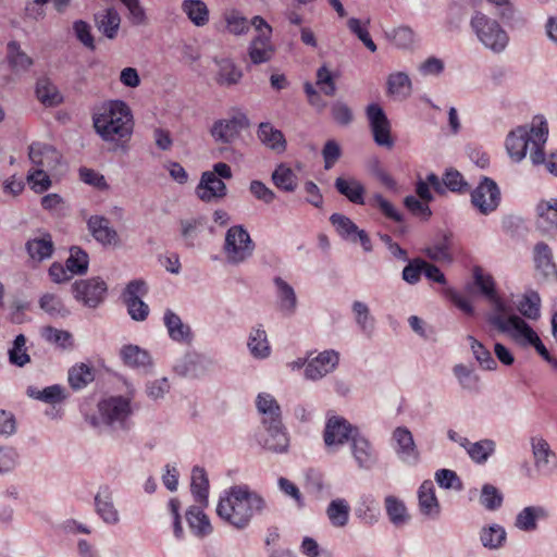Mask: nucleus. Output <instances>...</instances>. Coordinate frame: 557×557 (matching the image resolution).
Returning a JSON list of instances; mask_svg holds the SVG:
<instances>
[{"label": "nucleus", "mask_w": 557, "mask_h": 557, "mask_svg": "<svg viewBox=\"0 0 557 557\" xmlns=\"http://www.w3.org/2000/svg\"><path fill=\"white\" fill-rule=\"evenodd\" d=\"M267 510L264 497L247 484L225 490L216 506L218 516L236 530H245L256 515H263Z\"/></svg>", "instance_id": "1"}, {"label": "nucleus", "mask_w": 557, "mask_h": 557, "mask_svg": "<svg viewBox=\"0 0 557 557\" xmlns=\"http://www.w3.org/2000/svg\"><path fill=\"white\" fill-rule=\"evenodd\" d=\"M548 138V125L545 120H534L531 125H521L510 131L506 137L507 153L515 162H521L531 144L530 159L533 165L545 162L544 147Z\"/></svg>", "instance_id": "2"}, {"label": "nucleus", "mask_w": 557, "mask_h": 557, "mask_svg": "<svg viewBox=\"0 0 557 557\" xmlns=\"http://www.w3.org/2000/svg\"><path fill=\"white\" fill-rule=\"evenodd\" d=\"M94 127L106 141L126 139L133 132V116L127 104L121 100L103 104L94 115Z\"/></svg>", "instance_id": "3"}, {"label": "nucleus", "mask_w": 557, "mask_h": 557, "mask_svg": "<svg viewBox=\"0 0 557 557\" xmlns=\"http://www.w3.org/2000/svg\"><path fill=\"white\" fill-rule=\"evenodd\" d=\"M470 26L479 41L494 53L503 52L509 42V36L502 25L482 12H475Z\"/></svg>", "instance_id": "4"}, {"label": "nucleus", "mask_w": 557, "mask_h": 557, "mask_svg": "<svg viewBox=\"0 0 557 557\" xmlns=\"http://www.w3.org/2000/svg\"><path fill=\"white\" fill-rule=\"evenodd\" d=\"M253 250L255 243L243 225H234L227 230L223 245L227 263L240 264L252 256Z\"/></svg>", "instance_id": "5"}, {"label": "nucleus", "mask_w": 557, "mask_h": 557, "mask_svg": "<svg viewBox=\"0 0 557 557\" xmlns=\"http://www.w3.org/2000/svg\"><path fill=\"white\" fill-rule=\"evenodd\" d=\"M135 391L128 392L127 396H112L99 403L98 409L102 420L109 425H119L127 429L126 421L133 414L132 399Z\"/></svg>", "instance_id": "6"}, {"label": "nucleus", "mask_w": 557, "mask_h": 557, "mask_svg": "<svg viewBox=\"0 0 557 557\" xmlns=\"http://www.w3.org/2000/svg\"><path fill=\"white\" fill-rule=\"evenodd\" d=\"M366 115L374 143L380 147L392 149L395 144L392 138V126L383 108L377 103H370L366 108Z\"/></svg>", "instance_id": "7"}, {"label": "nucleus", "mask_w": 557, "mask_h": 557, "mask_svg": "<svg viewBox=\"0 0 557 557\" xmlns=\"http://www.w3.org/2000/svg\"><path fill=\"white\" fill-rule=\"evenodd\" d=\"M471 203L484 215L495 211L500 203V189L496 182L483 176L479 185L471 191Z\"/></svg>", "instance_id": "8"}, {"label": "nucleus", "mask_w": 557, "mask_h": 557, "mask_svg": "<svg viewBox=\"0 0 557 557\" xmlns=\"http://www.w3.org/2000/svg\"><path fill=\"white\" fill-rule=\"evenodd\" d=\"M359 429L339 416L329 417L325 423L323 440L329 448H338L350 443Z\"/></svg>", "instance_id": "9"}, {"label": "nucleus", "mask_w": 557, "mask_h": 557, "mask_svg": "<svg viewBox=\"0 0 557 557\" xmlns=\"http://www.w3.org/2000/svg\"><path fill=\"white\" fill-rule=\"evenodd\" d=\"M257 442L264 449L274 454H284L289 446V438L282 421L262 424L256 435Z\"/></svg>", "instance_id": "10"}, {"label": "nucleus", "mask_w": 557, "mask_h": 557, "mask_svg": "<svg viewBox=\"0 0 557 557\" xmlns=\"http://www.w3.org/2000/svg\"><path fill=\"white\" fill-rule=\"evenodd\" d=\"M75 299L88 308H97L106 298L108 286L100 277L79 280L73 284Z\"/></svg>", "instance_id": "11"}, {"label": "nucleus", "mask_w": 557, "mask_h": 557, "mask_svg": "<svg viewBox=\"0 0 557 557\" xmlns=\"http://www.w3.org/2000/svg\"><path fill=\"white\" fill-rule=\"evenodd\" d=\"M146 294V283L141 280L131 281L122 294L127 312L135 321H145L149 315V306L140 299Z\"/></svg>", "instance_id": "12"}, {"label": "nucleus", "mask_w": 557, "mask_h": 557, "mask_svg": "<svg viewBox=\"0 0 557 557\" xmlns=\"http://www.w3.org/2000/svg\"><path fill=\"white\" fill-rule=\"evenodd\" d=\"M213 367V360L199 354H186L176 361L174 372L182 377L199 379Z\"/></svg>", "instance_id": "13"}, {"label": "nucleus", "mask_w": 557, "mask_h": 557, "mask_svg": "<svg viewBox=\"0 0 557 557\" xmlns=\"http://www.w3.org/2000/svg\"><path fill=\"white\" fill-rule=\"evenodd\" d=\"M339 363V354L334 349L320 352L308 360L305 368V377L317 381L333 372Z\"/></svg>", "instance_id": "14"}, {"label": "nucleus", "mask_w": 557, "mask_h": 557, "mask_svg": "<svg viewBox=\"0 0 557 557\" xmlns=\"http://www.w3.org/2000/svg\"><path fill=\"white\" fill-rule=\"evenodd\" d=\"M392 437L396 442L395 453L399 460L408 466H416L420 461V451L410 430L406 426H397Z\"/></svg>", "instance_id": "15"}, {"label": "nucleus", "mask_w": 557, "mask_h": 557, "mask_svg": "<svg viewBox=\"0 0 557 557\" xmlns=\"http://www.w3.org/2000/svg\"><path fill=\"white\" fill-rule=\"evenodd\" d=\"M249 121L245 114H238L232 119H222L213 123L210 134L215 141L231 144L238 136L239 131L247 127Z\"/></svg>", "instance_id": "16"}, {"label": "nucleus", "mask_w": 557, "mask_h": 557, "mask_svg": "<svg viewBox=\"0 0 557 557\" xmlns=\"http://www.w3.org/2000/svg\"><path fill=\"white\" fill-rule=\"evenodd\" d=\"M532 454L536 470L543 475H550L557 469V455L543 437L531 438Z\"/></svg>", "instance_id": "17"}, {"label": "nucleus", "mask_w": 557, "mask_h": 557, "mask_svg": "<svg viewBox=\"0 0 557 557\" xmlns=\"http://www.w3.org/2000/svg\"><path fill=\"white\" fill-rule=\"evenodd\" d=\"M350 450L358 468L361 470H371L379 461V455L373 445L360 432L355 433L350 442Z\"/></svg>", "instance_id": "18"}, {"label": "nucleus", "mask_w": 557, "mask_h": 557, "mask_svg": "<svg viewBox=\"0 0 557 557\" xmlns=\"http://www.w3.org/2000/svg\"><path fill=\"white\" fill-rule=\"evenodd\" d=\"M536 228L542 235L548 237L557 236V199L540 201L536 205Z\"/></svg>", "instance_id": "19"}, {"label": "nucleus", "mask_w": 557, "mask_h": 557, "mask_svg": "<svg viewBox=\"0 0 557 557\" xmlns=\"http://www.w3.org/2000/svg\"><path fill=\"white\" fill-rule=\"evenodd\" d=\"M496 329L502 333H511L513 338L523 337L525 343L533 346L539 339L536 332L519 315L511 314L510 320L503 321L499 318L494 319Z\"/></svg>", "instance_id": "20"}, {"label": "nucleus", "mask_w": 557, "mask_h": 557, "mask_svg": "<svg viewBox=\"0 0 557 557\" xmlns=\"http://www.w3.org/2000/svg\"><path fill=\"white\" fill-rule=\"evenodd\" d=\"M225 183L215 176L214 173L206 171L201 174L200 182L196 187L198 198L205 202H211L214 199H221L226 196Z\"/></svg>", "instance_id": "21"}, {"label": "nucleus", "mask_w": 557, "mask_h": 557, "mask_svg": "<svg viewBox=\"0 0 557 557\" xmlns=\"http://www.w3.org/2000/svg\"><path fill=\"white\" fill-rule=\"evenodd\" d=\"M28 157L38 169L54 170L61 162V153L52 146L33 143L28 149Z\"/></svg>", "instance_id": "22"}, {"label": "nucleus", "mask_w": 557, "mask_h": 557, "mask_svg": "<svg viewBox=\"0 0 557 557\" xmlns=\"http://www.w3.org/2000/svg\"><path fill=\"white\" fill-rule=\"evenodd\" d=\"M9 67L15 75H24L35 64L34 59L28 55L16 40H11L7 44V54Z\"/></svg>", "instance_id": "23"}, {"label": "nucleus", "mask_w": 557, "mask_h": 557, "mask_svg": "<svg viewBox=\"0 0 557 557\" xmlns=\"http://www.w3.org/2000/svg\"><path fill=\"white\" fill-rule=\"evenodd\" d=\"M269 34H258L248 46V57L253 65L267 63L275 54V47Z\"/></svg>", "instance_id": "24"}, {"label": "nucleus", "mask_w": 557, "mask_h": 557, "mask_svg": "<svg viewBox=\"0 0 557 557\" xmlns=\"http://www.w3.org/2000/svg\"><path fill=\"white\" fill-rule=\"evenodd\" d=\"M35 95L38 101L47 108L58 107L64 101L58 86L47 75L37 78Z\"/></svg>", "instance_id": "25"}, {"label": "nucleus", "mask_w": 557, "mask_h": 557, "mask_svg": "<svg viewBox=\"0 0 557 557\" xmlns=\"http://www.w3.org/2000/svg\"><path fill=\"white\" fill-rule=\"evenodd\" d=\"M273 283L276 287V300L278 310L285 315H293L298 306V299L294 287L281 276H275Z\"/></svg>", "instance_id": "26"}, {"label": "nucleus", "mask_w": 557, "mask_h": 557, "mask_svg": "<svg viewBox=\"0 0 557 557\" xmlns=\"http://www.w3.org/2000/svg\"><path fill=\"white\" fill-rule=\"evenodd\" d=\"M96 512L108 524L120 521L119 511L113 504V494L109 486H101L95 496Z\"/></svg>", "instance_id": "27"}, {"label": "nucleus", "mask_w": 557, "mask_h": 557, "mask_svg": "<svg viewBox=\"0 0 557 557\" xmlns=\"http://www.w3.org/2000/svg\"><path fill=\"white\" fill-rule=\"evenodd\" d=\"M495 8L496 15L510 28L520 29L527 25V20L516 9L512 0H486Z\"/></svg>", "instance_id": "28"}, {"label": "nucleus", "mask_w": 557, "mask_h": 557, "mask_svg": "<svg viewBox=\"0 0 557 557\" xmlns=\"http://www.w3.org/2000/svg\"><path fill=\"white\" fill-rule=\"evenodd\" d=\"M87 226L92 237L100 244L104 246L116 244L117 233L110 226V221L107 218L91 215L87 221Z\"/></svg>", "instance_id": "29"}, {"label": "nucleus", "mask_w": 557, "mask_h": 557, "mask_svg": "<svg viewBox=\"0 0 557 557\" xmlns=\"http://www.w3.org/2000/svg\"><path fill=\"white\" fill-rule=\"evenodd\" d=\"M419 509L422 515L437 519L441 513V505L435 495L434 485L432 481H424L418 491Z\"/></svg>", "instance_id": "30"}, {"label": "nucleus", "mask_w": 557, "mask_h": 557, "mask_svg": "<svg viewBox=\"0 0 557 557\" xmlns=\"http://www.w3.org/2000/svg\"><path fill=\"white\" fill-rule=\"evenodd\" d=\"M257 137L267 148L282 153L286 150L287 143L284 134L270 122H261L258 125Z\"/></svg>", "instance_id": "31"}, {"label": "nucleus", "mask_w": 557, "mask_h": 557, "mask_svg": "<svg viewBox=\"0 0 557 557\" xmlns=\"http://www.w3.org/2000/svg\"><path fill=\"white\" fill-rule=\"evenodd\" d=\"M548 516V510L543 506H528L517 513L515 527L523 532H533L537 529V521Z\"/></svg>", "instance_id": "32"}, {"label": "nucleus", "mask_w": 557, "mask_h": 557, "mask_svg": "<svg viewBox=\"0 0 557 557\" xmlns=\"http://www.w3.org/2000/svg\"><path fill=\"white\" fill-rule=\"evenodd\" d=\"M97 29L108 39H114L117 36L121 16L114 8H108L102 12H98L94 16Z\"/></svg>", "instance_id": "33"}, {"label": "nucleus", "mask_w": 557, "mask_h": 557, "mask_svg": "<svg viewBox=\"0 0 557 557\" xmlns=\"http://www.w3.org/2000/svg\"><path fill=\"white\" fill-rule=\"evenodd\" d=\"M334 187L341 195L345 196L350 202L361 206L366 205V188L363 184L359 182L357 178L337 177L334 182Z\"/></svg>", "instance_id": "34"}, {"label": "nucleus", "mask_w": 557, "mask_h": 557, "mask_svg": "<svg viewBox=\"0 0 557 557\" xmlns=\"http://www.w3.org/2000/svg\"><path fill=\"white\" fill-rule=\"evenodd\" d=\"M163 322L170 338L174 342L189 343L191 341L193 336L189 325L183 323L182 319L171 309L165 310Z\"/></svg>", "instance_id": "35"}, {"label": "nucleus", "mask_w": 557, "mask_h": 557, "mask_svg": "<svg viewBox=\"0 0 557 557\" xmlns=\"http://www.w3.org/2000/svg\"><path fill=\"white\" fill-rule=\"evenodd\" d=\"M479 537L482 546L490 550H497L505 546L507 532L498 523H492L481 528Z\"/></svg>", "instance_id": "36"}, {"label": "nucleus", "mask_w": 557, "mask_h": 557, "mask_svg": "<svg viewBox=\"0 0 557 557\" xmlns=\"http://www.w3.org/2000/svg\"><path fill=\"white\" fill-rule=\"evenodd\" d=\"M207 223L208 219L205 215L180 220V235L186 247H195V240L207 226Z\"/></svg>", "instance_id": "37"}, {"label": "nucleus", "mask_w": 557, "mask_h": 557, "mask_svg": "<svg viewBox=\"0 0 557 557\" xmlns=\"http://www.w3.org/2000/svg\"><path fill=\"white\" fill-rule=\"evenodd\" d=\"M124 364L134 369H147L152 366L150 354L137 345H125L120 350Z\"/></svg>", "instance_id": "38"}, {"label": "nucleus", "mask_w": 557, "mask_h": 557, "mask_svg": "<svg viewBox=\"0 0 557 557\" xmlns=\"http://www.w3.org/2000/svg\"><path fill=\"white\" fill-rule=\"evenodd\" d=\"M259 413L262 414L261 424L282 421V411L276 399L269 393H259L256 399Z\"/></svg>", "instance_id": "39"}, {"label": "nucleus", "mask_w": 557, "mask_h": 557, "mask_svg": "<svg viewBox=\"0 0 557 557\" xmlns=\"http://www.w3.org/2000/svg\"><path fill=\"white\" fill-rule=\"evenodd\" d=\"M386 39L397 49L412 50L417 42V36L412 28L406 25L385 30Z\"/></svg>", "instance_id": "40"}, {"label": "nucleus", "mask_w": 557, "mask_h": 557, "mask_svg": "<svg viewBox=\"0 0 557 557\" xmlns=\"http://www.w3.org/2000/svg\"><path fill=\"white\" fill-rule=\"evenodd\" d=\"M186 520L189 529L196 536L205 537L212 533L210 520L200 507H189L186 511Z\"/></svg>", "instance_id": "41"}, {"label": "nucleus", "mask_w": 557, "mask_h": 557, "mask_svg": "<svg viewBox=\"0 0 557 557\" xmlns=\"http://www.w3.org/2000/svg\"><path fill=\"white\" fill-rule=\"evenodd\" d=\"M385 511L391 523L397 528L407 524L410 520L405 503L396 496L388 495L384 499Z\"/></svg>", "instance_id": "42"}, {"label": "nucleus", "mask_w": 557, "mask_h": 557, "mask_svg": "<svg viewBox=\"0 0 557 557\" xmlns=\"http://www.w3.org/2000/svg\"><path fill=\"white\" fill-rule=\"evenodd\" d=\"M451 237V233H443L431 246L424 249V253L433 261L450 262L453 260L450 252Z\"/></svg>", "instance_id": "43"}, {"label": "nucleus", "mask_w": 557, "mask_h": 557, "mask_svg": "<svg viewBox=\"0 0 557 557\" xmlns=\"http://www.w3.org/2000/svg\"><path fill=\"white\" fill-rule=\"evenodd\" d=\"M219 67L216 83L221 86H232L239 83L243 77L242 70L230 59L215 60Z\"/></svg>", "instance_id": "44"}, {"label": "nucleus", "mask_w": 557, "mask_h": 557, "mask_svg": "<svg viewBox=\"0 0 557 557\" xmlns=\"http://www.w3.org/2000/svg\"><path fill=\"white\" fill-rule=\"evenodd\" d=\"M25 247L29 257L38 262L50 258L54 250V245L50 234H45L40 238L29 239Z\"/></svg>", "instance_id": "45"}, {"label": "nucleus", "mask_w": 557, "mask_h": 557, "mask_svg": "<svg viewBox=\"0 0 557 557\" xmlns=\"http://www.w3.org/2000/svg\"><path fill=\"white\" fill-rule=\"evenodd\" d=\"M465 449L473 462L483 465L495 453L496 443L491 438H484L474 443L469 441Z\"/></svg>", "instance_id": "46"}, {"label": "nucleus", "mask_w": 557, "mask_h": 557, "mask_svg": "<svg viewBox=\"0 0 557 557\" xmlns=\"http://www.w3.org/2000/svg\"><path fill=\"white\" fill-rule=\"evenodd\" d=\"M190 488L195 499L203 506H207L209 479L203 468L198 466L193 468Z\"/></svg>", "instance_id": "47"}, {"label": "nucleus", "mask_w": 557, "mask_h": 557, "mask_svg": "<svg viewBox=\"0 0 557 557\" xmlns=\"http://www.w3.org/2000/svg\"><path fill=\"white\" fill-rule=\"evenodd\" d=\"M271 180L278 189L286 193L295 191L298 185L296 173L284 163L275 168L272 172Z\"/></svg>", "instance_id": "48"}, {"label": "nucleus", "mask_w": 557, "mask_h": 557, "mask_svg": "<svg viewBox=\"0 0 557 557\" xmlns=\"http://www.w3.org/2000/svg\"><path fill=\"white\" fill-rule=\"evenodd\" d=\"M535 268L544 277L549 276L556 271V264L553 260L552 249L547 244L541 242L534 247Z\"/></svg>", "instance_id": "49"}, {"label": "nucleus", "mask_w": 557, "mask_h": 557, "mask_svg": "<svg viewBox=\"0 0 557 557\" xmlns=\"http://www.w3.org/2000/svg\"><path fill=\"white\" fill-rule=\"evenodd\" d=\"M248 348L255 358L264 359L270 356L271 348L265 331L260 326L253 327L249 334Z\"/></svg>", "instance_id": "50"}, {"label": "nucleus", "mask_w": 557, "mask_h": 557, "mask_svg": "<svg viewBox=\"0 0 557 557\" xmlns=\"http://www.w3.org/2000/svg\"><path fill=\"white\" fill-rule=\"evenodd\" d=\"M351 310L360 331L366 336L371 337L374 332L375 319L371 315L368 305L360 300H355L351 305Z\"/></svg>", "instance_id": "51"}, {"label": "nucleus", "mask_w": 557, "mask_h": 557, "mask_svg": "<svg viewBox=\"0 0 557 557\" xmlns=\"http://www.w3.org/2000/svg\"><path fill=\"white\" fill-rule=\"evenodd\" d=\"M453 373L462 389L471 393L479 392L480 376L474 372L473 368L458 363L454 366Z\"/></svg>", "instance_id": "52"}, {"label": "nucleus", "mask_w": 557, "mask_h": 557, "mask_svg": "<svg viewBox=\"0 0 557 557\" xmlns=\"http://www.w3.org/2000/svg\"><path fill=\"white\" fill-rule=\"evenodd\" d=\"M26 395L30 398L50 405L62 403L65 399L64 388L58 384L45 387L44 389H38L35 386H28Z\"/></svg>", "instance_id": "53"}, {"label": "nucleus", "mask_w": 557, "mask_h": 557, "mask_svg": "<svg viewBox=\"0 0 557 557\" xmlns=\"http://www.w3.org/2000/svg\"><path fill=\"white\" fill-rule=\"evenodd\" d=\"M350 507L346 499H333L327 508L326 516L333 527L343 528L348 523Z\"/></svg>", "instance_id": "54"}, {"label": "nucleus", "mask_w": 557, "mask_h": 557, "mask_svg": "<svg viewBox=\"0 0 557 557\" xmlns=\"http://www.w3.org/2000/svg\"><path fill=\"white\" fill-rule=\"evenodd\" d=\"M95 380V370L86 363L73 366L69 370V383L75 391L86 387Z\"/></svg>", "instance_id": "55"}, {"label": "nucleus", "mask_w": 557, "mask_h": 557, "mask_svg": "<svg viewBox=\"0 0 557 557\" xmlns=\"http://www.w3.org/2000/svg\"><path fill=\"white\" fill-rule=\"evenodd\" d=\"M182 10L196 26H203L209 21V10L201 0H184Z\"/></svg>", "instance_id": "56"}, {"label": "nucleus", "mask_w": 557, "mask_h": 557, "mask_svg": "<svg viewBox=\"0 0 557 557\" xmlns=\"http://www.w3.org/2000/svg\"><path fill=\"white\" fill-rule=\"evenodd\" d=\"M520 313L530 320H537L541 317V297L537 292H527L518 305Z\"/></svg>", "instance_id": "57"}, {"label": "nucleus", "mask_w": 557, "mask_h": 557, "mask_svg": "<svg viewBox=\"0 0 557 557\" xmlns=\"http://www.w3.org/2000/svg\"><path fill=\"white\" fill-rule=\"evenodd\" d=\"M387 92L391 95L407 98L412 90V84L409 76L404 72L392 73L387 77Z\"/></svg>", "instance_id": "58"}, {"label": "nucleus", "mask_w": 557, "mask_h": 557, "mask_svg": "<svg viewBox=\"0 0 557 557\" xmlns=\"http://www.w3.org/2000/svg\"><path fill=\"white\" fill-rule=\"evenodd\" d=\"M472 275L474 285L486 300L497 294L494 277L488 273H484L481 267L475 265L472 270Z\"/></svg>", "instance_id": "59"}, {"label": "nucleus", "mask_w": 557, "mask_h": 557, "mask_svg": "<svg viewBox=\"0 0 557 557\" xmlns=\"http://www.w3.org/2000/svg\"><path fill=\"white\" fill-rule=\"evenodd\" d=\"M480 504L488 511H496L503 506V493L494 485L485 483L480 493Z\"/></svg>", "instance_id": "60"}, {"label": "nucleus", "mask_w": 557, "mask_h": 557, "mask_svg": "<svg viewBox=\"0 0 557 557\" xmlns=\"http://www.w3.org/2000/svg\"><path fill=\"white\" fill-rule=\"evenodd\" d=\"M330 222L342 238L356 243V233L358 226L352 222V220L344 214L333 213L330 216Z\"/></svg>", "instance_id": "61"}, {"label": "nucleus", "mask_w": 557, "mask_h": 557, "mask_svg": "<svg viewBox=\"0 0 557 557\" xmlns=\"http://www.w3.org/2000/svg\"><path fill=\"white\" fill-rule=\"evenodd\" d=\"M467 339L470 344V348L476 361L484 370H495L497 363L492 357L490 350H487L482 343L475 339L472 335H468Z\"/></svg>", "instance_id": "62"}, {"label": "nucleus", "mask_w": 557, "mask_h": 557, "mask_svg": "<svg viewBox=\"0 0 557 557\" xmlns=\"http://www.w3.org/2000/svg\"><path fill=\"white\" fill-rule=\"evenodd\" d=\"M368 205L372 208L379 209L387 219L393 220L397 223L403 222V214L385 199L381 194L376 193L368 199Z\"/></svg>", "instance_id": "63"}, {"label": "nucleus", "mask_w": 557, "mask_h": 557, "mask_svg": "<svg viewBox=\"0 0 557 557\" xmlns=\"http://www.w3.org/2000/svg\"><path fill=\"white\" fill-rule=\"evenodd\" d=\"M66 268L71 274H85L88 270V255L79 247H72L66 260Z\"/></svg>", "instance_id": "64"}]
</instances>
